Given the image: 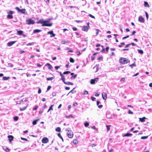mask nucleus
Returning <instances> with one entry per match:
<instances>
[{
	"label": "nucleus",
	"mask_w": 152,
	"mask_h": 152,
	"mask_svg": "<svg viewBox=\"0 0 152 152\" xmlns=\"http://www.w3.org/2000/svg\"><path fill=\"white\" fill-rule=\"evenodd\" d=\"M18 117L17 116H15L14 118V119L16 121L18 120Z\"/></svg>",
	"instance_id": "41"
},
{
	"label": "nucleus",
	"mask_w": 152,
	"mask_h": 152,
	"mask_svg": "<svg viewBox=\"0 0 152 152\" xmlns=\"http://www.w3.org/2000/svg\"><path fill=\"white\" fill-rule=\"evenodd\" d=\"M9 140L10 141V142H11L13 139L14 137H13L11 135H8L7 137Z\"/></svg>",
	"instance_id": "11"
},
{
	"label": "nucleus",
	"mask_w": 152,
	"mask_h": 152,
	"mask_svg": "<svg viewBox=\"0 0 152 152\" xmlns=\"http://www.w3.org/2000/svg\"><path fill=\"white\" fill-rule=\"evenodd\" d=\"M46 66L48 67V68L49 69H51L52 68V66L49 63H47L46 64Z\"/></svg>",
	"instance_id": "14"
},
{
	"label": "nucleus",
	"mask_w": 152,
	"mask_h": 152,
	"mask_svg": "<svg viewBox=\"0 0 152 152\" xmlns=\"http://www.w3.org/2000/svg\"><path fill=\"white\" fill-rule=\"evenodd\" d=\"M102 47L103 48V49L101 50V52H104V51H105V49H104V48H103V46H102Z\"/></svg>",
	"instance_id": "56"
},
{
	"label": "nucleus",
	"mask_w": 152,
	"mask_h": 152,
	"mask_svg": "<svg viewBox=\"0 0 152 152\" xmlns=\"http://www.w3.org/2000/svg\"><path fill=\"white\" fill-rule=\"evenodd\" d=\"M66 130L67 131V133L68 137L69 138H72L73 136V133L71 130V129L69 128H66Z\"/></svg>",
	"instance_id": "2"
},
{
	"label": "nucleus",
	"mask_w": 152,
	"mask_h": 152,
	"mask_svg": "<svg viewBox=\"0 0 152 152\" xmlns=\"http://www.w3.org/2000/svg\"><path fill=\"white\" fill-rule=\"evenodd\" d=\"M138 20L140 22L142 23V17L141 16H140Z\"/></svg>",
	"instance_id": "19"
},
{
	"label": "nucleus",
	"mask_w": 152,
	"mask_h": 152,
	"mask_svg": "<svg viewBox=\"0 0 152 152\" xmlns=\"http://www.w3.org/2000/svg\"><path fill=\"white\" fill-rule=\"evenodd\" d=\"M38 23H40L42 24V26H51L52 25V23H45L44 20H40L38 22Z\"/></svg>",
	"instance_id": "1"
},
{
	"label": "nucleus",
	"mask_w": 152,
	"mask_h": 152,
	"mask_svg": "<svg viewBox=\"0 0 152 152\" xmlns=\"http://www.w3.org/2000/svg\"><path fill=\"white\" fill-rule=\"evenodd\" d=\"M137 50L138 51L139 53L141 54H142V50H141L138 49Z\"/></svg>",
	"instance_id": "42"
},
{
	"label": "nucleus",
	"mask_w": 152,
	"mask_h": 152,
	"mask_svg": "<svg viewBox=\"0 0 152 152\" xmlns=\"http://www.w3.org/2000/svg\"><path fill=\"white\" fill-rule=\"evenodd\" d=\"M66 43H67V42L66 41L63 40L61 41V44H65Z\"/></svg>",
	"instance_id": "44"
},
{
	"label": "nucleus",
	"mask_w": 152,
	"mask_h": 152,
	"mask_svg": "<svg viewBox=\"0 0 152 152\" xmlns=\"http://www.w3.org/2000/svg\"><path fill=\"white\" fill-rule=\"evenodd\" d=\"M75 88H74L69 93H72V94H75L76 93V91L74 90Z\"/></svg>",
	"instance_id": "18"
},
{
	"label": "nucleus",
	"mask_w": 152,
	"mask_h": 152,
	"mask_svg": "<svg viewBox=\"0 0 152 152\" xmlns=\"http://www.w3.org/2000/svg\"><path fill=\"white\" fill-rule=\"evenodd\" d=\"M96 36H97L98 35L99 30L98 29H96Z\"/></svg>",
	"instance_id": "33"
},
{
	"label": "nucleus",
	"mask_w": 152,
	"mask_h": 152,
	"mask_svg": "<svg viewBox=\"0 0 152 152\" xmlns=\"http://www.w3.org/2000/svg\"><path fill=\"white\" fill-rule=\"evenodd\" d=\"M144 5L145 7H149V5L148 4V2L146 1H144Z\"/></svg>",
	"instance_id": "16"
},
{
	"label": "nucleus",
	"mask_w": 152,
	"mask_h": 152,
	"mask_svg": "<svg viewBox=\"0 0 152 152\" xmlns=\"http://www.w3.org/2000/svg\"><path fill=\"white\" fill-rule=\"evenodd\" d=\"M39 120V119L33 121L32 124L34 125H36L37 124V122Z\"/></svg>",
	"instance_id": "23"
},
{
	"label": "nucleus",
	"mask_w": 152,
	"mask_h": 152,
	"mask_svg": "<svg viewBox=\"0 0 152 152\" xmlns=\"http://www.w3.org/2000/svg\"><path fill=\"white\" fill-rule=\"evenodd\" d=\"M48 34H50L52 35L51 36V37H54L55 36V34L53 33V31H48Z\"/></svg>",
	"instance_id": "10"
},
{
	"label": "nucleus",
	"mask_w": 152,
	"mask_h": 152,
	"mask_svg": "<svg viewBox=\"0 0 152 152\" xmlns=\"http://www.w3.org/2000/svg\"><path fill=\"white\" fill-rule=\"evenodd\" d=\"M26 12V10L24 9H22L20 10V12L22 13L25 14Z\"/></svg>",
	"instance_id": "20"
},
{
	"label": "nucleus",
	"mask_w": 152,
	"mask_h": 152,
	"mask_svg": "<svg viewBox=\"0 0 152 152\" xmlns=\"http://www.w3.org/2000/svg\"><path fill=\"white\" fill-rule=\"evenodd\" d=\"M58 136L60 138H61L62 139V141H64L63 139L62 138V136H61L60 134V133H58Z\"/></svg>",
	"instance_id": "32"
},
{
	"label": "nucleus",
	"mask_w": 152,
	"mask_h": 152,
	"mask_svg": "<svg viewBox=\"0 0 152 152\" xmlns=\"http://www.w3.org/2000/svg\"><path fill=\"white\" fill-rule=\"evenodd\" d=\"M132 135V134L130 133H126V134H125L124 135V137H129V136H131Z\"/></svg>",
	"instance_id": "15"
},
{
	"label": "nucleus",
	"mask_w": 152,
	"mask_h": 152,
	"mask_svg": "<svg viewBox=\"0 0 152 152\" xmlns=\"http://www.w3.org/2000/svg\"><path fill=\"white\" fill-rule=\"evenodd\" d=\"M89 16L92 18H95V17L94 16L90 14L89 15Z\"/></svg>",
	"instance_id": "63"
},
{
	"label": "nucleus",
	"mask_w": 152,
	"mask_h": 152,
	"mask_svg": "<svg viewBox=\"0 0 152 152\" xmlns=\"http://www.w3.org/2000/svg\"><path fill=\"white\" fill-rule=\"evenodd\" d=\"M7 18L9 19H12L13 18V16L11 15H7Z\"/></svg>",
	"instance_id": "21"
},
{
	"label": "nucleus",
	"mask_w": 152,
	"mask_h": 152,
	"mask_svg": "<svg viewBox=\"0 0 152 152\" xmlns=\"http://www.w3.org/2000/svg\"><path fill=\"white\" fill-rule=\"evenodd\" d=\"M65 89L66 90H69V89H70V88L69 87H66L65 88Z\"/></svg>",
	"instance_id": "64"
},
{
	"label": "nucleus",
	"mask_w": 152,
	"mask_h": 152,
	"mask_svg": "<svg viewBox=\"0 0 152 152\" xmlns=\"http://www.w3.org/2000/svg\"><path fill=\"white\" fill-rule=\"evenodd\" d=\"M71 73V72L69 71H67L64 72H63V74L65 75V74H68L70 73Z\"/></svg>",
	"instance_id": "31"
},
{
	"label": "nucleus",
	"mask_w": 152,
	"mask_h": 152,
	"mask_svg": "<svg viewBox=\"0 0 152 152\" xmlns=\"http://www.w3.org/2000/svg\"><path fill=\"white\" fill-rule=\"evenodd\" d=\"M88 92L87 91L85 90L84 91L83 94V95H86V94H88Z\"/></svg>",
	"instance_id": "38"
},
{
	"label": "nucleus",
	"mask_w": 152,
	"mask_h": 152,
	"mask_svg": "<svg viewBox=\"0 0 152 152\" xmlns=\"http://www.w3.org/2000/svg\"><path fill=\"white\" fill-rule=\"evenodd\" d=\"M129 66L131 67L132 68L133 66H135V64L134 63H133L132 64L129 65Z\"/></svg>",
	"instance_id": "35"
},
{
	"label": "nucleus",
	"mask_w": 152,
	"mask_h": 152,
	"mask_svg": "<svg viewBox=\"0 0 152 152\" xmlns=\"http://www.w3.org/2000/svg\"><path fill=\"white\" fill-rule=\"evenodd\" d=\"M65 117L66 118H69L70 117L73 118V117L72 115H68V116H65Z\"/></svg>",
	"instance_id": "40"
},
{
	"label": "nucleus",
	"mask_w": 152,
	"mask_h": 152,
	"mask_svg": "<svg viewBox=\"0 0 152 152\" xmlns=\"http://www.w3.org/2000/svg\"><path fill=\"white\" fill-rule=\"evenodd\" d=\"M110 125H106V127H107V131H109L110 130Z\"/></svg>",
	"instance_id": "30"
},
{
	"label": "nucleus",
	"mask_w": 152,
	"mask_h": 152,
	"mask_svg": "<svg viewBox=\"0 0 152 152\" xmlns=\"http://www.w3.org/2000/svg\"><path fill=\"white\" fill-rule=\"evenodd\" d=\"M89 124L88 123H86L84 124V125L85 127H87L88 125Z\"/></svg>",
	"instance_id": "46"
},
{
	"label": "nucleus",
	"mask_w": 152,
	"mask_h": 152,
	"mask_svg": "<svg viewBox=\"0 0 152 152\" xmlns=\"http://www.w3.org/2000/svg\"><path fill=\"white\" fill-rule=\"evenodd\" d=\"M60 67L59 66H55V68L56 70H58Z\"/></svg>",
	"instance_id": "58"
},
{
	"label": "nucleus",
	"mask_w": 152,
	"mask_h": 152,
	"mask_svg": "<svg viewBox=\"0 0 152 152\" xmlns=\"http://www.w3.org/2000/svg\"><path fill=\"white\" fill-rule=\"evenodd\" d=\"M72 29L74 31H76L77 30V28L76 27H73Z\"/></svg>",
	"instance_id": "55"
},
{
	"label": "nucleus",
	"mask_w": 152,
	"mask_h": 152,
	"mask_svg": "<svg viewBox=\"0 0 152 152\" xmlns=\"http://www.w3.org/2000/svg\"><path fill=\"white\" fill-rule=\"evenodd\" d=\"M69 61L71 63H74L75 62L74 59L72 58H70Z\"/></svg>",
	"instance_id": "29"
},
{
	"label": "nucleus",
	"mask_w": 152,
	"mask_h": 152,
	"mask_svg": "<svg viewBox=\"0 0 152 152\" xmlns=\"http://www.w3.org/2000/svg\"><path fill=\"white\" fill-rule=\"evenodd\" d=\"M131 45V44H128L126 46V48L129 47Z\"/></svg>",
	"instance_id": "62"
},
{
	"label": "nucleus",
	"mask_w": 152,
	"mask_h": 152,
	"mask_svg": "<svg viewBox=\"0 0 152 152\" xmlns=\"http://www.w3.org/2000/svg\"><path fill=\"white\" fill-rule=\"evenodd\" d=\"M61 77V80L63 81V82H64L65 81V78L64 76V75H63Z\"/></svg>",
	"instance_id": "27"
},
{
	"label": "nucleus",
	"mask_w": 152,
	"mask_h": 152,
	"mask_svg": "<svg viewBox=\"0 0 152 152\" xmlns=\"http://www.w3.org/2000/svg\"><path fill=\"white\" fill-rule=\"evenodd\" d=\"M41 92V88H39L38 91V94H40Z\"/></svg>",
	"instance_id": "57"
},
{
	"label": "nucleus",
	"mask_w": 152,
	"mask_h": 152,
	"mask_svg": "<svg viewBox=\"0 0 152 152\" xmlns=\"http://www.w3.org/2000/svg\"><path fill=\"white\" fill-rule=\"evenodd\" d=\"M125 80V77H122L120 81H124Z\"/></svg>",
	"instance_id": "49"
},
{
	"label": "nucleus",
	"mask_w": 152,
	"mask_h": 152,
	"mask_svg": "<svg viewBox=\"0 0 152 152\" xmlns=\"http://www.w3.org/2000/svg\"><path fill=\"white\" fill-rule=\"evenodd\" d=\"M99 95V94L98 93H96L95 96H98Z\"/></svg>",
	"instance_id": "61"
},
{
	"label": "nucleus",
	"mask_w": 152,
	"mask_h": 152,
	"mask_svg": "<svg viewBox=\"0 0 152 152\" xmlns=\"http://www.w3.org/2000/svg\"><path fill=\"white\" fill-rule=\"evenodd\" d=\"M53 105H51L50 107L49 108V109L48 110V112L50 110H53Z\"/></svg>",
	"instance_id": "25"
},
{
	"label": "nucleus",
	"mask_w": 152,
	"mask_h": 152,
	"mask_svg": "<svg viewBox=\"0 0 152 152\" xmlns=\"http://www.w3.org/2000/svg\"><path fill=\"white\" fill-rule=\"evenodd\" d=\"M44 1L47 4H48L50 1V0H44Z\"/></svg>",
	"instance_id": "60"
},
{
	"label": "nucleus",
	"mask_w": 152,
	"mask_h": 152,
	"mask_svg": "<svg viewBox=\"0 0 152 152\" xmlns=\"http://www.w3.org/2000/svg\"><path fill=\"white\" fill-rule=\"evenodd\" d=\"M119 62L122 64H124L129 62L130 61L128 59L123 58H121L119 59Z\"/></svg>",
	"instance_id": "3"
},
{
	"label": "nucleus",
	"mask_w": 152,
	"mask_h": 152,
	"mask_svg": "<svg viewBox=\"0 0 152 152\" xmlns=\"http://www.w3.org/2000/svg\"><path fill=\"white\" fill-rule=\"evenodd\" d=\"M56 131L57 132H60L61 131V128L59 127H58L56 129Z\"/></svg>",
	"instance_id": "24"
},
{
	"label": "nucleus",
	"mask_w": 152,
	"mask_h": 152,
	"mask_svg": "<svg viewBox=\"0 0 152 152\" xmlns=\"http://www.w3.org/2000/svg\"><path fill=\"white\" fill-rule=\"evenodd\" d=\"M17 32L18 34L20 35H22L23 34V31H18Z\"/></svg>",
	"instance_id": "17"
},
{
	"label": "nucleus",
	"mask_w": 152,
	"mask_h": 152,
	"mask_svg": "<svg viewBox=\"0 0 152 152\" xmlns=\"http://www.w3.org/2000/svg\"><path fill=\"white\" fill-rule=\"evenodd\" d=\"M34 42H31V43H29L28 44H27V45L29 46V45H34Z\"/></svg>",
	"instance_id": "36"
},
{
	"label": "nucleus",
	"mask_w": 152,
	"mask_h": 152,
	"mask_svg": "<svg viewBox=\"0 0 152 152\" xmlns=\"http://www.w3.org/2000/svg\"><path fill=\"white\" fill-rule=\"evenodd\" d=\"M26 22V24L28 25L33 24L35 23V22L31 18L27 20Z\"/></svg>",
	"instance_id": "4"
},
{
	"label": "nucleus",
	"mask_w": 152,
	"mask_h": 152,
	"mask_svg": "<svg viewBox=\"0 0 152 152\" xmlns=\"http://www.w3.org/2000/svg\"><path fill=\"white\" fill-rule=\"evenodd\" d=\"M98 78H96L94 79H91V80L90 83L92 84H95L98 80Z\"/></svg>",
	"instance_id": "5"
},
{
	"label": "nucleus",
	"mask_w": 152,
	"mask_h": 152,
	"mask_svg": "<svg viewBox=\"0 0 152 152\" xmlns=\"http://www.w3.org/2000/svg\"><path fill=\"white\" fill-rule=\"evenodd\" d=\"M16 41H12L11 42H8L7 45L8 46H11L16 42Z\"/></svg>",
	"instance_id": "9"
},
{
	"label": "nucleus",
	"mask_w": 152,
	"mask_h": 152,
	"mask_svg": "<svg viewBox=\"0 0 152 152\" xmlns=\"http://www.w3.org/2000/svg\"><path fill=\"white\" fill-rule=\"evenodd\" d=\"M51 88V87L50 86H48L47 88V91H48L49 90H50V89Z\"/></svg>",
	"instance_id": "59"
},
{
	"label": "nucleus",
	"mask_w": 152,
	"mask_h": 152,
	"mask_svg": "<svg viewBox=\"0 0 152 152\" xmlns=\"http://www.w3.org/2000/svg\"><path fill=\"white\" fill-rule=\"evenodd\" d=\"M91 99L93 101H94L95 100V99H96V98L93 96H91Z\"/></svg>",
	"instance_id": "52"
},
{
	"label": "nucleus",
	"mask_w": 152,
	"mask_h": 152,
	"mask_svg": "<svg viewBox=\"0 0 152 152\" xmlns=\"http://www.w3.org/2000/svg\"><path fill=\"white\" fill-rule=\"evenodd\" d=\"M54 78V77H51L47 78V80H53Z\"/></svg>",
	"instance_id": "28"
},
{
	"label": "nucleus",
	"mask_w": 152,
	"mask_h": 152,
	"mask_svg": "<svg viewBox=\"0 0 152 152\" xmlns=\"http://www.w3.org/2000/svg\"><path fill=\"white\" fill-rule=\"evenodd\" d=\"M89 26H83V28L82 29V30L84 31H87L89 29Z\"/></svg>",
	"instance_id": "7"
},
{
	"label": "nucleus",
	"mask_w": 152,
	"mask_h": 152,
	"mask_svg": "<svg viewBox=\"0 0 152 152\" xmlns=\"http://www.w3.org/2000/svg\"><path fill=\"white\" fill-rule=\"evenodd\" d=\"M102 96L103 99L105 100L107 98V94L105 92H103L102 94Z\"/></svg>",
	"instance_id": "8"
},
{
	"label": "nucleus",
	"mask_w": 152,
	"mask_h": 152,
	"mask_svg": "<svg viewBox=\"0 0 152 152\" xmlns=\"http://www.w3.org/2000/svg\"><path fill=\"white\" fill-rule=\"evenodd\" d=\"M73 143L75 144H77L78 143V142L77 140L76 139H74L73 140Z\"/></svg>",
	"instance_id": "26"
},
{
	"label": "nucleus",
	"mask_w": 152,
	"mask_h": 152,
	"mask_svg": "<svg viewBox=\"0 0 152 152\" xmlns=\"http://www.w3.org/2000/svg\"><path fill=\"white\" fill-rule=\"evenodd\" d=\"M20 138L22 140H25L26 141H28V140L27 139H26V138H23L22 137H21Z\"/></svg>",
	"instance_id": "48"
},
{
	"label": "nucleus",
	"mask_w": 152,
	"mask_h": 152,
	"mask_svg": "<svg viewBox=\"0 0 152 152\" xmlns=\"http://www.w3.org/2000/svg\"><path fill=\"white\" fill-rule=\"evenodd\" d=\"M64 83L66 85H73V83H71V82H69V81H67V82H65V81L64 82Z\"/></svg>",
	"instance_id": "13"
},
{
	"label": "nucleus",
	"mask_w": 152,
	"mask_h": 152,
	"mask_svg": "<svg viewBox=\"0 0 152 152\" xmlns=\"http://www.w3.org/2000/svg\"><path fill=\"white\" fill-rule=\"evenodd\" d=\"M26 107H23L20 108V110L21 111H23L25 110L26 108Z\"/></svg>",
	"instance_id": "39"
},
{
	"label": "nucleus",
	"mask_w": 152,
	"mask_h": 152,
	"mask_svg": "<svg viewBox=\"0 0 152 152\" xmlns=\"http://www.w3.org/2000/svg\"><path fill=\"white\" fill-rule=\"evenodd\" d=\"M129 37V35H127V36H126V37H123L122 38V39H126V38H128Z\"/></svg>",
	"instance_id": "54"
},
{
	"label": "nucleus",
	"mask_w": 152,
	"mask_h": 152,
	"mask_svg": "<svg viewBox=\"0 0 152 152\" xmlns=\"http://www.w3.org/2000/svg\"><path fill=\"white\" fill-rule=\"evenodd\" d=\"M9 77H3V80H7L8 79Z\"/></svg>",
	"instance_id": "47"
},
{
	"label": "nucleus",
	"mask_w": 152,
	"mask_h": 152,
	"mask_svg": "<svg viewBox=\"0 0 152 152\" xmlns=\"http://www.w3.org/2000/svg\"><path fill=\"white\" fill-rule=\"evenodd\" d=\"M145 14L146 16V18H147V19H148V14L147 12H145Z\"/></svg>",
	"instance_id": "51"
},
{
	"label": "nucleus",
	"mask_w": 152,
	"mask_h": 152,
	"mask_svg": "<svg viewBox=\"0 0 152 152\" xmlns=\"http://www.w3.org/2000/svg\"><path fill=\"white\" fill-rule=\"evenodd\" d=\"M7 13L8 14H12L14 13V12L13 11H9L8 12H7Z\"/></svg>",
	"instance_id": "37"
},
{
	"label": "nucleus",
	"mask_w": 152,
	"mask_h": 152,
	"mask_svg": "<svg viewBox=\"0 0 152 152\" xmlns=\"http://www.w3.org/2000/svg\"><path fill=\"white\" fill-rule=\"evenodd\" d=\"M4 150L7 152H9L10 151V149H9L8 148H5Z\"/></svg>",
	"instance_id": "43"
},
{
	"label": "nucleus",
	"mask_w": 152,
	"mask_h": 152,
	"mask_svg": "<svg viewBox=\"0 0 152 152\" xmlns=\"http://www.w3.org/2000/svg\"><path fill=\"white\" fill-rule=\"evenodd\" d=\"M128 113L129 114H133V112L132 111H131L130 110H129V111H128Z\"/></svg>",
	"instance_id": "50"
},
{
	"label": "nucleus",
	"mask_w": 152,
	"mask_h": 152,
	"mask_svg": "<svg viewBox=\"0 0 152 152\" xmlns=\"http://www.w3.org/2000/svg\"><path fill=\"white\" fill-rule=\"evenodd\" d=\"M77 74L74 75L71 77V78L72 79H74L77 77Z\"/></svg>",
	"instance_id": "22"
},
{
	"label": "nucleus",
	"mask_w": 152,
	"mask_h": 152,
	"mask_svg": "<svg viewBox=\"0 0 152 152\" xmlns=\"http://www.w3.org/2000/svg\"><path fill=\"white\" fill-rule=\"evenodd\" d=\"M145 119H147L148 121H147L146 122H147V123H148V119H147L145 117H143V122H144L145 121Z\"/></svg>",
	"instance_id": "45"
},
{
	"label": "nucleus",
	"mask_w": 152,
	"mask_h": 152,
	"mask_svg": "<svg viewBox=\"0 0 152 152\" xmlns=\"http://www.w3.org/2000/svg\"><path fill=\"white\" fill-rule=\"evenodd\" d=\"M48 139L47 137H44L42 140V142L43 143H46L48 142Z\"/></svg>",
	"instance_id": "6"
},
{
	"label": "nucleus",
	"mask_w": 152,
	"mask_h": 152,
	"mask_svg": "<svg viewBox=\"0 0 152 152\" xmlns=\"http://www.w3.org/2000/svg\"><path fill=\"white\" fill-rule=\"evenodd\" d=\"M42 31V30H39V29H35L33 31V33H38L39 32H40Z\"/></svg>",
	"instance_id": "12"
},
{
	"label": "nucleus",
	"mask_w": 152,
	"mask_h": 152,
	"mask_svg": "<svg viewBox=\"0 0 152 152\" xmlns=\"http://www.w3.org/2000/svg\"><path fill=\"white\" fill-rule=\"evenodd\" d=\"M38 106H36L33 109V110H36L38 108Z\"/></svg>",
	"instance_id": "53"
},
{
	"label": "nucleus",
	"mask_w": 152,
	"mask_h": 152,
	"mask_svg": "<svg viewBox=\"0 0 152 152\" xmlns=\"http://www.w3.org/2000/svg\"><path fill=\"white\" fill-rule=\"evenodd\" d=\"M15 9L17 10L18 11V12H20V11L21 9H20L19 7H15Z\"/></svg>",
	"instance_id": "34"
}]
</instances>
